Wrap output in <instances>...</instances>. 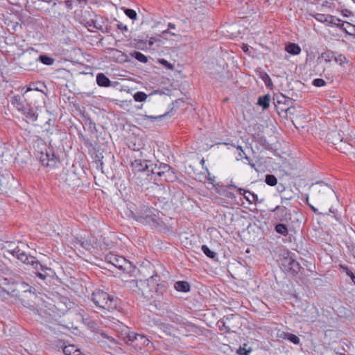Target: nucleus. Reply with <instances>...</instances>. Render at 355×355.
Listing matches in <instances>:
<instances>
[{"label": "nucleus", "mask_w": 355, "mask_h": 355, "mask_svg": "<svg viewBox=\"0 0 355 355\" xmlns=\"http://www.w3.org/2000/svg\"><path fill=\"white\" fill-rule=\"evenodd\" d=\"M161 164L162 163H159V165L149 164L150 168L149 170H148L147 171V175H149V174L151 173L159 176L158 172L161 171Z\"/></svg>", "instance_id": "obj_29"}, {"label": "nucleus", "mask_w": 355, "mask_h": 355, "mask_svg": "<svg viewBox=\"0 0 355 355\" xmlns=\"http://www.w3.org/2000/svg\"><path fill=\"white\" fill-rule=\"evenodd\" d=\"M339 268L345 271L346 274L350 277L352 282L355 284V276L354 273L349 269V268L347 266L343 264H340Z\"/></svg>", "instance_id": "obj_34"}, {"label": "nucleus", "mask_w": 355, "mask_h": 355, "mask_svg": "<svg viewBox=\"0 0 355 355\" xmlns=\"http://www.w3.org/2000/svg\"><path fill=\"white\" fill-rule=\"evenodd\" d=\"M126 339L132 343H135L141 339V345L143 346H146L149 343V340L145 336L135 332H129L126 336Z\"/></svg>", "instance_id": "obj_12"}, {"label": "nucleus", "mask_w": 355, "mask_h": 355, "mask_svg": "<svg viewBox=\"0 0 355 355\" xmlns=\"http://www.w3.org/2000/svg\"><path fill=\"white\" fill-rule=\"evenodd\" d=\"M168 29H175V25L173 23H168Z\"/></svg>", "instance_id": "obj_53"}, {"label": "nucleus", "mask_w": 355, "mask_h": 355, "mask_svg": "<svg viewBox=\"0 0 355 355\" xmlns=\"http://www.w3.org/2000/svg\"><path fill=\"white\" fill-rule=\"evenodd\" d=\"M281 110L286 111L287 109L286 108H282Z\"/></svg>", "instance_id": "obj_63"}, {"label": "nucleus", "mask_w": 355, "mask_h": 355, "mask_svg": "<svg viewBox=\"0 0 355 355\" xmlns=\"http://www.w3.org/2000/svg\"><path fill=\"white\" fill-rule=\"evenodd\" d=\"M91 299L94 304L101 309L113 311L117 306L116 298L101 290L94 291Z\"/></svg>", "instance_id": "obj_2"}, {"label": "nucleus", "mask_w": 355, "mask_h": 355, "mask_svg": "<svg viewBox=\"0 0 355 355\" xmlns=\"http://www.w3.org/2000/svg\"><path fill=\"white\" fill-rule=\"evenodd\" d=\"M130 55L140 62L146 63L148 62V58L139 51H133L130 53Z\"/></svg>", "instance_id": "obj_26"}, {"label": "nucleus", "mask_w": 355, "mask_h": 355, "mask_svg": "<svg viewBox=\"0 0 355 355\" xmlns=\"http://www.w3.org/2000/svg\"><path fill=\"white\" fill-rule=\"evenodd\" d=\"M195 179L200 182L205 181L207 179V175H205L204 173H199L195 178Z\"/></svg>", "instance_id": "obj_44"}, {"label": "nucleus", "mask_w": 355, "mask_h": 355, "mask_svg": "<svg viewBox=\"0 0 355 355\" xmlns=\"http://www.w3.org/2000/svg\"><path fill=\"white\" fill-rule=\"evenodd\" d=\"M326 82L321 78H316L313 80V85L315 87H322L324 86Z\"/></svg>", "instance_id": "obj_39"}, {"label": "nucleus", "mask_w": 355, "mask_h": 355, "mask_svg": "<svg viewBox=\"0 0 355 355\" xmlns=\"http://www.w3.org/2000/svg\"><path fill=\"white\" fill-rule=\"evenodd\" d=\"M205 168L207 173L206 180H208L214 187H216V184H215V177L214 176L211 177L210 175V173H209L208 168L207 167H205ZM217 185H218V184H217Z\"/></svg>", "instance_id": "obj_38"}, {"label": "nucleus", "mask_w": 355, "mask_h": 355, "mask_svg": "<svg viewBox=\"0 0 355 355\" xmlns=\"http://www.w3.org/2000/svg\"><path fill=\"white\" fill-rule=\"evenodd\" d=\"M8 252L11 254L12 256L17 257L22 263L25 264L35 263V257L28 255L24 251H22L19 246L12 248L11 244L8 245Z\"/></svg>", "instance_id": "obj_5"}, {"label": "nucleus", "mask_w": 355, "mask_h": 355, "mask_svg": "<svg viewBox=\"0 0 355 355\" xmlns=\"http://www.w3.org/2000/svg\"><path fill=\"white\" fill-rule=\"evenodd\" d=\"M234 318V315H230L225 317L223 320H219L217 322V325L218 327V329L220 331H223L225 333H229L232 331V328L230 325V322L231 319H233Z\"/></svg>", "instance_id": "obj_13"}, {"label": "nucleus", "mask_w": 355, "mask_h": 355, "mask_svg": "<svg viewBox=\"0 0 355 355\" xmlns=\"http://www.w3.org/2000/svg\"><path fill=\"white\" fill-rule=\"evenodd\" d=\"M101 336H103V337H105V338H107V336H106L105 335V334H103V333H102V334H101ZM107 338H109V337H107Z\"/></svg>", "instance_id": "obj_60"}, {"label": "nucleus", "mask_w": 355, "mask_h": 355, "mask_svg": "<svg viewBox=\"0 0 355 355\" xmlns=\"http://www.w3.org/2000/svg\"><path fill=\"white\" fill-rule=\"evenodd\" d=\"M132 214L137 220L147 219L154 215L153 210L145 205H140L135 212L132 211Z\"/></svg>", "instance_id": "obj_9"}, {"label": "nucleus", "mask_w": 355, "mask_h": 355, "mask_svg": "<svg viewBox=\"0 0 355 355\" xmlns=\"http://www.w3.org/2000/svg\"><path fill=\"white\" fill-rule=\"evenodd\" d=\"M242 49L244 52H248V46L247 44H243L242 46Z\"/></svg>", "instance_id": "obj_52"}, {"label": "nucleus", "mask_w": 355, "mask_h": 355, "mask_svg": "<svg viewBox=\"0 0 355 355\" xmlns=\"http://www.w3.org/2000/svg\"><path fill=\"white\" fill-rule=\"evenodd\" d=\"M245 159L248 161V164L251 166V168H254L255 171H257L254 163H252L250 160V157L247 155L244 156Z\"/></svg>", "instance_id": "obj_49"}, {"label": "nucleus", "mask_w": 355, "mask_h": 355, "mask_svg": "<svg viewBox=\"0 0 355 355\" xmlns=\"http://www.w3.org/2000/svg\"><path fill=\"white\" fill-rule=\"evenodd\" d=\"M243 155L245 156L246 155L245 153L243 154V153H241V151H240L239 153V158H237V159H242L243 157Z\"/></svg>", "instance_id": "obj_56"}, {"label": "nucleus", "mask_w": 355, "mask_h": 355, "mask_svg": "<svg viewBox=\"0 0 355 355\" xmlns=\"http://www.w3.org/2000/svg\"><path fill=\"white\" fill-rule=\"evenodd\" d=\"M63 352L65 355H80V350L73 345L65 346L63 348Z\"/></svg>", "instance_id": "obj_23"}, {"label": "nucleus", "mask_w": 355, "mask_h": 355, "mask_svg": "<svg viewBox=\"0 0 355 355\" xmlns=\"http://www.w3.org/2000/svg\"><path fill=\"white\" fill-rule=\"evenodd\" d=\"M96 83L100 87H107L110 86L111 81L104 73H99L96 76Z\"/></svg>", "instance_id": "obj_17"}, {"label": "nucleus", "mask_w": 355, "mask_h": 355, "mask_svg": "<svg viewBox=\"0 0 355 355\" xmlns=\"http://www.w3.org/2000/svg\"><path fill=\"white\" fill-rule=\"evenodd\" d=\"M37 60L40 61L42 64L45 65H52L55 62V60L46 55H40L37 58Z\"/></svg>", "instance_id": "obj_25"}, {"label": "nucleus", "mask_w": 355, "mask_h": 355, "mask_svg": "<svg viewBox=\"0 0 355 355\" xmlns=\"http://www.w3.org/2000/svg\"><path fill=\"white\" fill-rule=\"evenodd\" d=\"M230 187H234V188H237L236 186L233 185V184H231Z\"/></svg>", "instance_id": "obj_61"}, {"label": "nucleus", "mask_w": 355, "mask_h": 355, "mask_svg": "<svg viewBox=\"0 0 355 355\" xmlns=\"http://www.w3.org/2000/svg\"><path fill=\"white\" fill-rule=\"evenodd\" d=\"M174 288L179 292L187 293L190 291V285L186 281H178L174 284Z\"/></svg>", "instance_id": "obj_18"}, {"label": "nucleus", "mask_w": 355, "mask_h": 355, "mask_svg": "<svg viewBox=\"0 0 355 355\" xmlns=\"http://www.w3.org/2000/svg\"><path fill=\"white\" fill-rule=\"evenodd\" d=\"M37 157L41 164L45 167L53 168L58 162V159L55 155L53 149L51 147L46 146L45 144H44V148H42L41 151L37 152Z\"/></svg>", "instance_id": "obj_3"}, {"label": "nucleus", "mask_w": 355, "mask_h": 355, "mask_svg": "<svg viewBox=\"0 0 355 355\" xmlns=\"http://www.w3.org/2000/svg\"><path fill=\"white\" fill-rule=\"evenodd\" d=\"M159 63L162 64V65H164V67H166L168 69H173V65L164 59H161L159 60Z\"/></svg>", "instance_id": "obj_41"}, {"label": "nucleus", "mask_w": 355, "mask_h": 355, "mask_svg": "<svg viewBox=\"0 0 355 355\" xmlns=\"http://www.w3.org/2000/svg\"><path fill=\"white\" fill-rule=\"evenodd\" d=\"M270 101V96L269 94H266L259 97L257 104L262 107L263 110H266L269 107Z\"/></svg>", "instance_id": "obj_21"}, {"label": "nucleus", "mask_w": 355, "mask_h": 355, "mask_svg": "<svg viewBox=\"0 0 355 355\" xmlns=\"http://www.w3.org/2000/svg\"><path fill=\"white\" fill-rule=\"evenodd\" d=\"M280 265L285 271L293 275H297L302 268L300 263L288 252L281 259Z\"/></svg>", "instance_id": "obj_4"}, {"label": "nucleus", "mask_w": 355, "mask_h": 355, "mask_svg": "<svg viewBox=\"0 0 355 355\" xmlns=\"http://www.w3.org/2000/svg\"><path fill=\"white\" fill-rule=\"evenodd\" d=\"M273 101L274 104L277 106V104H285L286 101H288V98L283 94H279L274 96Z\"/></svg>", "instance_id": "obj_31"}, {"label": "nucleus", "mask_w": 355, "mask_h": 355, "mask_svg": "<svg viewBox=\"0 0 355 355\" xmlns=\"http://www.w3.org/2000/svg\"><path fill=\"white\" fill-rule=\"evenodd\" d=\"M234 147H236L238 150H239L240 151H241V153H243V154H245V152L243 151L242 147L241 146H236L235 145H232Z\"/></svg>", "instance_id": "obj_55"}, {"label": "nucleus", "mask_w": 355, "mask_h": 355, "mask_svg": "<svg viewBox=\"0 0 355 355\" xmlns=\"http://www.w3.org/2000/svg\"><path fill=\"white\" fill-rule=\"evenodd\" d=\"M133 98L137 102H144L147 98V95L143 92H137L134 94Z\"/></svg>", "instance_id": "obj_33"}, {"label": "nucleus", "mask_w": 355, "mask_h": 355, "mask_svg": "<svg viewBox=\"0 0 355 355\" xmlns=\"http://www.w3.org/2000/svg\"><path fill=\"white\" fill-rule=\"evenodd\" d=\"M11 103L19 112L24 109V107L27 104L26 100L19 95L13 96Z\"/></svg>", "instance_id": "obj_16"}, {"label": "nucleus", "mask_w": 355, "mask_h": 355, "mask_svg": "<svg viewBox=\"0 0 355 355\" xmlns=\"http://www.w3.org/2000/svg\"><path fill=\"white\" fill-rule=\"evenodd\" d=\"M286 51L291 55H299L301 52V49L298 44L295 43H290L286 46Z\"/></svg>", "instance_id": "obj_22"}, {"label": "nucleus", "mask_w": 355, "mask_h": 355, "mask_svg": "<svg viewBox=\"0 0 355 355\" xmlns=\"http://www.w3.org/2000/svg\"><path fill=\"white\" fill-rule=\"evenodd\" d=\"M275 213V218L282 223H288L291 220V214L289 209L284 206H277L272 210Z\"/></svg>", "instance_id": "obj_6"}, {"label": "nucleus", "mask_w": 355, "mask_h": 355, "mask_svg": "<svg viewBox=\"0 0 355 355\" xmlns=\"http://www.w3.org/2000/svg\"><path fill=\"white\" fill-rule=\"evenodd\" d=\"M353 256L355 258V252L353 253Z\"/></svg>", "instance_id": "obj_64"}, {"label": "nucleus", "mask_w": 355, "mask_h": 355, "mask_svg": "<svg viewBox=\"0 0 355 355\" xmlns=\"http://www.w3.org/2000/svg\"><path fill=\"white\" fill-rule=\"evenodd\" d=\"M109 263L120 270H125V265L128 263L126 259L123 257L115 254H110L106 257Z\"/></svg>", "instance_id": "obj_10"}, {"label": "nucleus", "mask_w": 355, "mask_h": 355, "mask_svg": "<svg viewBox=\"0 0 355 355\" xmlns=\"http://www.w3.org/2000/svg\"><path fill=\"white\" fill-rule=\"evenodd\" d=\"M288 198H283V197H282V202H283V201H284V200H288Z\"/></svg>", "instance_id": "obj_59"}, {"label": "nucleus", "mask_w": 355, "mask_h": 355, "mask_svg": "<svg viewBox=\"0 0 355 355\" xmlns=\"http://www.w3.org/2000/svg\"><path fill=\"white\" fill-rule=\"evenodd\" d=\"M280 337L283 339L288 340L295 345H298L300 342V340L298 336L288 332H282L280 335Z\"/></svg>", "instance_id": "obj_20"}, {"label": "nucleus", "mask_w": 355, "mask_h": 355, "mask_svg": "<svg viewBox=\"0 0 355 355\" xmlns=\"http://www.w3.org/2000/svg\"><path fill=\"white\" fill-rule=\"evenodd\" d=\"M201 249L204 254L209 258H211L212 259H215L216 258V253L211 250L207 245H202Z\"/></svg>", "instance_id": "obj_30"}, {"label": "nucleus", "mask_w": 355, "mask_h": 355, "mask_svg": "<svg viewBox=\"0 0 355 355\" xmlns=\"http://www.w3.org/2000/svg\"><path fill=\"white\" fill-rule=\"evenodd\" d=\"M239 194L242 195L250 203H256L258 200V196L244 189H237Z\"/></svg>", "instance_id": "obj_15"}, {"label": "nucleus", "mask_w": 355, "mask_h": 355, "mask_svg": "<svg viewBox=\"0 0 355 355\" xmlns=\"http://www.w3.org/2000/svg\"><path fill=\"white\" fill-rule=\"evenodd\" d=\"M78 243L80 245L81 247L87 250H90L92 248H94L93 244L91 243L90 242H88L87 241L79 240Z\"/></svg>", "instance_id": "obj_36"}, {"label": "nucleus", "mask_w": 355, "mask_h": 355, "mask_svg": "<svg viewBox=\"0 0 355 355\" xmlns=\"http://www.w3.org/2000/svg\"><path fill=\"white\" fill-rule=\"evenodd\" d=\"M205 159L202 158L200 163L202 165V168H204V166H205Z\"/></svg>", "instance_id": "obj_57"}, {"label": "nucleus", "mask_w": 355, "mask_h": 355, "mask_svg": "<svg viewBox=\"0 0 355 355\" xmlns=\"http://www.w3.org/2000/svg\"><path fill=\"white\" fill-rule=\"evenodd\" d=\"M265 182L269 186H275L277 183V179L274 175L268 174L266 175Z\"/></svg>", "instance_id": "obj_32"}, {"label": "nucleus", "mask_w": 355, "mask_h": 355, "mask_svg": "<svg viewBox=\"0 0 355 355\" xmlns=\"http://www.w3.org/2000/svg\"><path fill=\"white\" fill-rule=\"evenodd\" d=\"M20 112L30 121L34 122L37 119V115L33 107L26 104Z\"/></svg>", "instance_id": "obj_14"}, {"label": "nucleus", "mask_w": 355, "mask_h": 355, "mask_svg": "<svg viewBox=\"0 0 355 355\" xmlns=\"http://www.w3.org/2000/svg\"><path fill=\"white\" fill-rule=\"evenodd\" d=\"M125 14L131 19L135 20L137 19V12L135 10L130 8L123 9Z\"/></svg>", "instance_id": "obj_35"}, {"label": "nucleus", "mask_w": 355, "mask_h": 355, "mask_svg": "<svg viewBox=\"0 0 355 355\" xmlns=\"http://www.w3.org/2000/svg\"><path fill=\"white\" fill-rule=\"evenodd\" d=\"M85 124L87 127L88 130L91 133L94 134V133L97 132V129L96 128V123L94 121H92L91 120V119H89V118L85 119Z\"/></svg>", "instance_id": "obj_28"}, {"label": "nucleus", "mask_w": 355, "mask_h": 355, "mask_svg": "<svg viewBox=\"0 0 355 355\" xmlns=\"http://www.w3.org/2000/svg\"><path fill=\"white\" fill-rule=\"evenodd\" d=\"M117 28H118V29L121 30V31H128L127 26L123 24L122 23L118 24H117Z\"/></svg>", "instance_id": "obj_48"}, {"label": "nucleus", "mask_w": 355, "mask_h": 355, "mask_svg": "<svg viewBox=\"0 0 355 355\" xmlns=\"http://www.w3.org/2000/svg\"><path fill=\"white\" fill-rule=\"evenodd\" d=\"M133 346L135 347H138L139 349H141L142 348V347H144L143 345H141V339H139V340H137L135 343V345H133Z\"/></svg>", "instance_id": "obj_50"}, {"label": "nucleus", "mask_w": 355, "mask_h": 355, "mask_svg": "<svg viewBox=\"0 0 355 355\" xmlns=\"http://www.w3.org/2000/svg\"><path fill=\"white\" fill-rule=\"evenodd\" d=\"M313 18H315L317 21L325 23L327 25H335L337 26H340L341 20L333 15H324L322 13H315L311 14Z\"/></svg>", "instance_id": "obj_8"}, {"label": "nucleus", "mask_w": 355, "mask_h": 355, "mask_svg": "<svg viewBox=\"0 0 355 355\" xmlns=\"http://www.w3.org/2000/svg\"><path fill=\"white\" fill-rule=\"evenodd\" d=\"M311 199L315 204L326 205L336 196L334 190L327 184L320 181L311 186Z\"/></svg>", "instance_id": "obj_1"}, {"label": "nucleus", "mask_w": 355, "mask_h": 355, "mask_svg": "<svg viewBox=\"0 0 355 355\" xmlns=\"http://www.w3.org/2000/svg\"><path fill=\"white\" fill-rule=\"evenodd\" d=\"M160 180L164 182H173L176 175L173 168L166 164H161V171L158 172Z\"/></svg>", "instance_id": "obj_7"}, {"label": "nucleus", "mask_w": 355, "mask_h": 355, "mask_svg": "<svg viewBox=\"0 0 355 355\" xmlns=\"http://www.w3.org/2000/svg\"><path fill=\"white\" fill-rule=\"evenodd\" d=\"M111 51H113V52H116V53L120 52L119 50H117L116 49H112Z\"/></svg>", "instance_id": "obj_58"}, {"label": "nucleus", "mask_w": 355, "mask_h": 355, "mask_svg": "<svg viewBox=\"0 0 355 355\" xmlns=\"http://www.w3.org/2000/svg\"><path fill=\"white\" fill-rule=\"evenodd\" d=\"M286 223L281 222L280 223L277 224L275 227V231L279 234H282L283 236H287L288 234V231Z\"/></svg>", "instance_id": "obj_24"}, {"label": "nucleus", "mask_w": 355, "mask_h": 355, "mask_svg": "<svg viewBox=\"0 0 355 355\" xmlns=\"http://www.w3.org/2000/svg\"><path fill=\"white\" fill-rule=\"evenodd\" d=\"M29 265H32L34 267V268L37 270V272H40V270L44 272V268H43L42 265H41V263L39 261H37L36 259H35V263H29Z\"/></svg>", "instance_id": "obj_40"}, {"label": "nucleus", "mask_w": 355, "mask_h": 355, "mask_svg": "<svg viewBox=\"0 0 355 355\" xmlns=\"http://www.w3.org/2000/svg\"><path fill=\"white\" fill-rule=\"evenodd\" d=\"M321 58H325V61H326V62H329V61H330V60L328 59V58H329V55H328V53H322V55H321Z\"/></svg>", "instance_id": "obj_51"}, {"label": "nucleus", "mask_w": 355, "mask_h": 355, "mask_svg": "<svg viewBox=\"0 0 355 355\" xmlns=\"http://www.w3.org/2000/svg\"><path fill=\"white\" fill-rule=\"evenodd\" d=\"M166 115V114H161V115L156 116H150V115H145L144 118L145 119H162Z\"/></svg>", "instance_id": "obj_43"}, {"label": "nucleus", "mask_w": 355, "mask_h": 355, "mask_svg": "<svg viewBox=\"0 0 355 355\" xmlns=\"http://www.w3.org/2000/svg\"><path fill=\"white\" fill-rule=\"evenodd\" d=\"M225 196L228 197V198H234V194L232 193V192H230V191H227V193L225 194Z\"/></svg>", "instance_id": "obj_54"}, {"label": "nucleus", "mask_w": 355, "mask_h": 355, "mask_svg": "<svg viewBox=\"0 0 355 355\" xmlns=\"http://www.w3.org/2000/svg\"><path fill=\"white\" fill-rule=\"evenodd\" d=\"M259 78L264 82L266 86L268 88H271L273 85L271 78L266 72H261Z\"/></svg>", "instance_id": "obj_27"}, {"label": "nucleus", "mask_w": 355, "mask_h": 355, "mask_svg": "<svg viewBox=\"0 0 355 355\" xmlns=\"http://www.w3.org/2000/svg\"><path fill=\"white\" fill-rule=\"evenodd\" d=\"M92 24H93V26H94L95 28H96V29H98V30H100L102 33H107V28H104L103 27V26L99 25L98 24H96V22H94V21H92L90 23H89V25L90 26H92Z\"/></svg>", "instance_id": "obj_37"}, {"label": "nucleus", "mask_w": 355, "mask_h": 355, "mask_svg": "<svg viewBox=\"0 0 355 355\" xmlns=\"http://www.w3.org/2000/svg\"><path fill=\"white\" fill-rule=\"evenodd\" d=\"M26 291H28V290H25V292H26ZM28 291H29L30 293H31V292H32L31 288H29V289H28Z\"/></svg>", "instance_id": "obj_62"}, {"label": "nucleus", "mask_w": 355, "mask_h": 355, "mask_svg": "<svg viewBox=\"0 0 355 355\" xmlns=\"http://www.w3.org/2000/svg\"><path fill=\"white\" fill-rule=\"evenodd\" d=\"M36 275L41 279H45L46 277H47V273L46 272H36Z\"/></svg>", "instance_id": "obj_46"}, {"label": "nucleus", "mask_w": 355, "mask_h": 355, "mask_svg": "<svg viewBox=\"0 0 355 355\" xmlns=\"http://www.w3.org/2000/svg\"><path fill=\"white\" fill-rule=\"evenodd\" d=\"M249 351H247L245 348H241L240 347L238 351H237V353L239 354V355H248L247 353L249 352Z\"/></svg>", "instance_id": "obj_47"}, {"label": "nucleus", "mask_w": 355, "mask_h": 355, "mask_svg": "<svg viewBox=\"0 0 355 355\" xmlns=\"http://www.w3.org/2000/svg\"><path fill=\"white\" fill-rule=\"evenodd\" d=\"M132 169L136 172H146L147 173L150 166L145 159H136L131 163Z\"/></svg>", "instance_id": "obj_11"}, {"label": "nucleus", "mask_w": 355, "mask_h": 355, "mask_svg": "<svg viewBox=\"0 0 355 355\" xmlns=\"http://www.w3.org/2000/svg\"><path fill=\"white\" fill-rule=\"evenodd\" d=\"M159 277L158 276L157 273L155 272L153 275H152L148 279H147V284H152L153 286H157V287H159L161 289L163 290V291H166V287L163 284H159L157 282L159 281Z\"/></svg>", "instance_id": "obj_19"}, {"label": "nucleus", "mask_w": 355, "mask_h": 355, "mask_svg": "<svg viewBox=\"0 0 355 355\" xmlns=\"http://www.w3.org/2000/svg\"><path fill=\"white\" fill-rule=\"evenodd\" d=\"M335 60L337 62H339L340 64L343 62H345L347 60L346 58L343 55H338L337 58H335Z\"/></svg>", "instance_id": "obj_45"}, {"label": "nucleus", "mask_w": 355, "mask_h": 355, "mask_svg": "<svg viewBox=\"0 0 355 355\" xmlns=\"http://www.w3.org/2000/svg\"><path fill=\"white\" fill-rule=\"evenodd\" d=\"M306 202L314 213H318V209L309 203V196L306 194Z\"/></svg>", "instance_id": "obj_42"}]
</instances>
